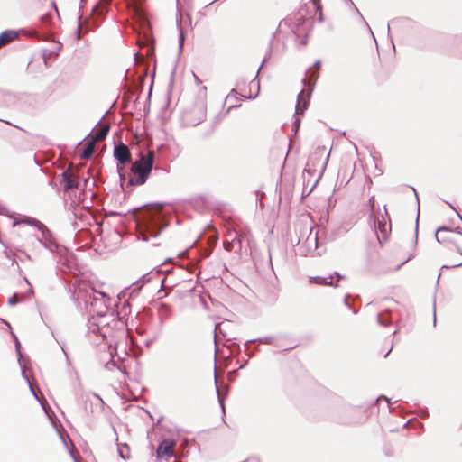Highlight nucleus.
I'll return each instance as SVG.
<instances>
[{
    "label": "nucleus",
    "mask_w": 462,
    "mask_h": 462,
    "mask_svg": "<svg viewBox=\"0 0 462 462\" xmlns=\"http://www.w3.org/2000/svg\"><path fill=\"white\" fill-rule=\"evenodd\" d=\"M436 239L439 243L446 245L448 250L445 254L446 264L444 267L454 268L462 265V233L439 227L436 232Z\"/></svg>",
    "instance_id": "obj_1"
},
{
    "label": "nucleus",
    "mask_w": 462,
    "mask_h": 462,
    "mask_svg": "<svg viewBox=\"0 0 462 462\" xmlns=\"http://www.w3.org/2000/svg\"><path fill=\"white\" fill-rule=\"evenodd\" d=\"M162 206H151L139 213L141 231L143 240L147 241L149 236L159 235L162 226Z\"/></svg>",
    "instance_id": "obj_2"
},
{
    "label": "nucleus",
    "mask_w": 462,
    "mask_h": 462,
    "mask_svg": "<svg viewBox=\"0 0 462 462\" xmlns=\"http://www.w3.org/2000/svg\"><path fill=\"white\" fill-rule=\"evenodd\" d=\"M153 158L154 152L150 151L133 163L129 179L130 185L139 186L146 182L152 169Z\"/></svg>",
    "instance_id": "obj_3"
},
{
    "label": "nucleus",
    "mask_w": 462,
    "mask_h": 462,
    "mask_svg": "<svg viewBox=\"0 0 462 462\" xmlns=\"http://www.w3.org/2000/svg\"><path fill=\"white\" fill-rule=\"evenodd\" d=\"M207 107L201 103L188 108L183 113V121L188 126H196L206 119Z\"/></svg>",
    "instance_id": "obj_4"
},
{
    "label": "nucleus",
    "mask_w": 462,
    "mask_h": 462,
    "mask_svg": "<svg viewBox=\"0 0 462 462\" xmlns=\"http://www.w3.org/2000/svg\"><path fill=\"white\" fill-rule=\"evenodd\" d=\"M374 219V228L377 232V239L379 243L387 239L391 231L390 217L387 209L384 208L383 214L374 215L371 217Z\"/></svg>",
    "instance_id": "obj_5"
},
{
    "label": "nucleus",
    "mask_w": 462,
    "mask_h": 462,
    "mask_svg": "<svg viewBox=\"0 0 462 462\" xmlns=\"http://www.w3.org/2000/svg\"><path fill=\"white\" fill-rule=\"evenodd\" d=\"M325 155V148H322L321 150L319 149L318 151L314 152L309 158V162L307 163V166L310 167V171H323L326 167V163L328 158V154L326 158H324Z\"/></svg>",
    "instance_id": "obj_6"
},
{
    "label": "nucleus",
    "mask_w": 462,
    "mask_h": 462,
    "mask_svg": "<svg viewBox=\"0 0 462 462\" xmlns=\"http://www.w3.org/2000/svg\"><path fill=\"white\" fill-rule=\"evenodd\" d=\"M115 158L121 163L126 164L131 162V152L127 145L120 143L115 147Z\"/></svg>",
    "instance_id": "obj_7"
},
{
    "label": "nucleus",
    "mask_w": 462,
    "mask_h": 462,
    "mask_svg": "<svg viewBox=\"0 0 462 462\" xmlns=\"http://www.w3.org/2000/svg\"><path fill=\"white\" fill-rule=\"evenodd\" d=\"M62 180L66 190L77 189L79 186L78 177L69 169L62 173Z\"/></svg>",
    "instance_id": "obj_8"
},
{
    "label": "nucleus",
    "mask_w": 462,
    "mask_h": 462,
    "mask_svg": "<svg viewBox=\"0 0 462 462\" xmlns=\"http://www.w3.org/2000/svg\"><path fill=\"white\" fill-rule=\"evenodd\" d=\"M175 442L171 439L163 440L157 448L158 457H171L174 453Z\"/></svg>",
    "instance_id": "obj_9"
},
{
    "label": "nucleus",
    "mask_w": 462,
    "mask_h": 462,
    "mask_svg": "<svg viewBox=\"0 0 462 462\" xmlns=\"http://www.w3.org/2000/svg\"><path fill=\"white\" fill-rule=\"evenodd\" d=\"M309 106V95L301 90L298 95L297 105L295 107V115L298 116L303 115Z\"/></svg>",
    "instance_id": "obj_10"
},
{
    "label": "nucleus",
    "mask_w": 462,
    "mask_h": 462,
    "mask_svg": "<svg viewBox=\"0 0 462 462\" xmlns=\"http://www.w3.org/2000/svg\"><path fill=\"white\" fill-rule=\"evenodd\" d=\"M236 236L233 237L236 239V244L238 245V248H241L242 240L250 234V229L247 227H241L237 224H234V229Z\"/></svg>",
    "instance_id": "obj_11"
},
{
    "label": "nucleus",
    "mask_w": 462,
    "mask_h": 462,
    "mask_svg": "<svg viewBox=\"0 0 462 462\" xmlns=\"http://www.w3.org/2000/svg\"><path fill=\"white\" fill-rule=\"evenodd\" d=\"M109 129H110L109 125H107V124L100 125V126L98 127V129L95 133V134L91 136V139L93 140V142H96V143L103 141L106 137V135L109 132Z\"/></svg>",
    "instance_id": "obj_12"
},
{
    "label": "nucleus",
    "mask_w": 462,
    "mask_h": 462,
    "mask_svg": "<svg viewBox=\"0 0 462 462\" xmlns=\"http://www.w3.org/2000/svg\"><path fill=\"white\" fill-rule=\"evenodd\" d=\"M18 33L15 31L7 30L0 34V48L17 39Z\"/></svg>",
    "instance_id": "obj_13"
},
{
    "label": "nucleus",
    "mask_w": 462,
    "mask_h": 462,
    "mask_svg": "<svg viewBox=\"0 0 462 462\" xmlns=\"http://www.w3.org/2000/svg\"><path fill=\"white\" fill-rule=\"evenodd\" d=\"M306 19H304L303 17L300 18L295 25L294 32L299 36H306L307 32H309V25L306 26Z\"/></svg>",
    "instance_id": "obj_14"
},
{
    "label": "nucleus",
    "mask_w": 462,
    "mask_h": 462,
    "mask_svg": "<svg viewBox=\"0 0 462 462\" xmlns=\"http://www.w3.org/2000/svg\"><path fill=\"white\" fill-rule=\"evenodd\" d=\"M96 143H97L93 142L92 139H90V141L88 142V143H87V145H86V147L83 150V152L81 154V158L82 159L87 160V159H89L92 156V154H93V152L95 151V144Z\"/></svg>",
    "instance_id": "obj_15"
},
{
    "label": "nucleus",
    "mask_w": 462,
    "mask_h": 462,
    "mask_svg": "<svg viewBox=\"0 0 462 462\" xmlns=\"http://www.w3.org/2000/svg\"><path fill=\"white\" fill-rule=\"evenodd\" d=\"M310 281L315 284L330 285L332 284L333 277L331 275L328 277L314 276L310 277Z\"/></svg>",
    "instance_id": "obj_16"
},
{
    "label": "nucleus",
    "mask_w": 462,
    "mask_h": 462,
    "mask_svg": "<svg viewBox=\"0 0 462 462\" xmlns=\"http://www.w3.org/2000/svg\"><path fill=\"white\" fill-rule=\"evenodd\" d=\"M310 1L315 8L316 13H318V14H319L318 20L319 22H323V20H324L323 13H322V7H321L319 0H310Z\"/></svg>",
    "instance_id": "obj_17"
},
{
    "label": "nucleus",
    "mask_w": 462,
    "mask_h": 462,
    "mask_svg": "<svg viewBox=\"0 0 462 462\" xmlns=\"http://www.w3.org/2000/svg\"><path fill=\"white\" fill-rule=\"evenodd\" d=\"M129 7H132L136 14L141 12L140 6L144 0H126Z\"/></svg>",
    "instance_id": "obj_18"
},
{
    "label": "nucleus",
    "mask_w": 462,
    "mask_h": 462,
    "mask_svg": "<svg viewBox=\"0 0 462 462\" xmlns=\"http://www.w3.org/2000/svg\"><path fill=\"white\" fill-rule=\"evenodd\" d=\"M236 244V239L231 238V240L224 242V247L226 251L230 252L234 249Z\"/></svg>",
    "instance_id": "obj_19"
},
{
    "label": "nucleus",
    "mask_w": 462,
    "mask_h": 462,
    "mask_svg": "<svg viewBox=\"0 0 462 462\" xmlns=\"http://www.w3.org/2000/svg\"><path fill=\"white\" fill-rule=\"evenodd\" d=\"M368 204L370 206V210H371V213H370V217H374V215H378L375 210H374V204H375V199L374 197H371L368 200Z\"/></svg>",
    "instance_id": "obj_20"
},
{
    "label": "nucleus",
    "mask_w": 462,
    "mask_h": 462,
    "mask_svg": "<svg viewBox=\"0 0 462 462\" xmlns=\"http://www.w3.org/2000/svg\"><path fill=\"white\" fill-rule=\"evenodd\" d=\"M112 0H99L98 5L94 9L95 12H98L100 8L107 6Z\"/></svg>",
    "instance_id": "obj_21"
},
{
    "label": "nucleus",
    "mask_w": 462,
    "mask_h": 462,
    "mask_svg": "<svg viewBox=\"0 0 462 462\" xmlns=\"http://www.w3.org/2000/svg\"><path fill=\"white\" fill-rule=\"evenodd\" d=\"M411 257V254L409 253V254H406L405 255H403L401 259V264H404L406 262H408Z\"/></svg>",
    "instance_id": "obj_22"
},
{
    "label": "nucleus",
    "mask_w": 462,
    "mask_h": 462,
    "mask_svg": "<svg viewBox=\"0 0 462 462\" xmlns=\"http://www.w3.org/2000/svg\"><path fill=\"white\" fill-rule=\"evenodd\" d=\"M9 302H10V304H12V305L15 304V303L17 302V298H16V296H14V297L10 298Z\"/></svg>",
    "instance_id": "obj_23"
},
{
    "label": "nucleus",
    "mask_w": 462,
    "mask_h": 462,
    "mask_svg": "<svg viewBox=\"0 0 462 462\" xmlns=\"http://www.w3.org/2000/svg\"><path fill=\"white\" fill-rule=\"evenodd\" d=\"M300 118L296 117L295 118V122H294V125H295L296 128H298L300 126Z\"/></svg>",
    "instance_id": "obj_24"
},
{
    "label": "nucleus",
    "mask_w": 462,
    "mask_h": 462,
    "mask_svg": "<svg viewBox=\"0 0 462 462\" xmlns=\"http://www.w3.org/2000/svg\"><path fill=\"white\" fill-rule=\"evenodd\" d=\"M226 236H232V230L231 229H228L226 234Z\"/></svg>",
    "instance_id": "obj_25"
},
{
    "label": "nucleus",
    "mask_w": 462,
    "mask_h": 462,
    "mask_svg": "<svg viewBox=\"0 0 462 462\" xmlns=\"http://www.w3.org/2000/svg\"><path fill=\"white\" fill-rule=\"evenodd\" d=\"M18 224H20V222L15 221V222H14L13 226L14 227V226H17Z\"/></svg>",
    "instance_id": "obj_26"
},
{
    "label": "nucleus",
    "mask_w": 462,
    "mask_h": 462,
    "mask_svg": "<svg viewBox=\"0 0 462 462\" xmlns=\"http://www.w3.org/2000/svg\"><path fill=\"white\" fill-rule=\"evenodd\" d=\"M120 455L123 458H125L126 457L124 456L123 451L120 449Z\"/></svg>",
    "instance_id": "obj_27"
},
{
    "label": "nucleus",
    "mask_w": 462,
    "mask_h": 462,
    "mask_svg": "<svg viewBox=\"0 0 462 462\" xmlns=\"http://www.w3.org/2000/svg\"><path fill=\"white\" fill-rule=\"evenodd\" d=\"M301 43L305 45V44L307 43L306 39H303V40L301 41Z\"/></svg>",
    "instance_id": "obj_28"
}]
</instances>
